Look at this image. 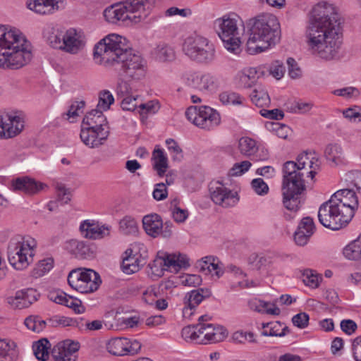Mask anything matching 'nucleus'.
Returning a JSON list of instances; mask_svg holds the SVG:
<instances>
[{"label":"nucleus","instance_id":"obj_1","mask_svg":"<svg viewBox=\"0 0 361 361\" xmlns=\"http://www.w3.org/2000/svg\"><path fill=\"white\" fill-rule=\"evenodd\" d=\"M341 16L336 8L328 3H319L311 13L306 35L310 52L324 60L334 59L342 41Z\"/></svg>","mask_w":361,"mask_h":361},{"label":"nucleus","instance_id":"obj_2","mask_svg":"<svg viewBox=\"0 0 361 361\" xmlns=\"http://www.w3.org/2000/svg\"><path fill=\"white\" fill-rule=\"evenodd\" d=\"M126 38L111 34L101 39L94 47V57L99 63L111 68L129 80H140L146 73V62L141 56L128 49Z\"/></svg>","mask_w":361,"mask_h":361},{"label":"nucleus","instance_id":"obj_3","mask_svg":"<svg viewBox=\"0 0 361 361\" xmlns=\"http://www.w3.org/2000/svg\"><path fill=\"white\" fill-rule=\"evenodd\" d=\"M249 37L246 51L256 54L266 51L281 39V27L278 18L270 13H262L246 21Z\"/></svg>","mask_w":361,"mask_h":361},{"label":"nucleus","instance_id":"obj_4","mask_svg":"<svg viewBox=\"0 0 361 361\" xmlns=\"http://www.w3.org/2000/svg\"><path fill=\"white\" fill-rule=\"evenodd\" d=\"M32 59L28 42L17 30L0 25V68L17 70Z\"/></svg>","mask_w":361,"mask_h":361},{"label":"nucleus","instance_id":"obj_5","mask_svg":"<svg viewBox=\"0 0 361 361\" xmlns=\"http://www.w3.org/2000/svg\"><path fill=\"white\" fill-rule=\"evenodd\" d=\"M293 161H288L283 165L282 195L284 207L296 212L300 207L301 195L305 191L306 185L303 178L305 174L294 168Z\"/></svg>","mask_w":361,"mask_h":361},{"label":"nucleus","instance_id":"obj_6","mask_svg":"<svg viewBox=\"0 0 361 361\" xmlns=\"http://www.w3.org/2000/svg\"><path fill=\"white\" fill-rule=\"evenodd\" d=\"M155 0H128L104 11L108 21L129 20L133 24L144 21L149 15Z\"/></svg>","mask_w":361,"mask_h":361},{"label":"nucleus","instance_id":"obj_7","mask_svg":"<svg viewBox=\"0 0 361 361\" xmlns=\"http://www.w3.org/2000/svg\"><path fill=\"white\" fill-rule=\"evenodd\" d=\"M35 239L25 241L21 235L11 238L8 243L7 257L10 264L17 270L27 268L33 261Z\"/></svg>","mask_w":361,"mask_h":361},{"label":"nucleus","instance_id":"obj_8","mask_svg":"<svg viewBox=\"0 0 361 361\" xmlns=\"http://www.w3.org/2000/svg\"><path fill=\"white\" fill-rule=\"evenodd\" d=\"M183 51L192 61L201 64H210L216 59L214 44L207 38L200 35L186 38L183 44Z\"/></svg>","mask_w":361,"mask_h":361},{"label":"nucleus","instance_id":"obj_9","mask_svg":"<svg viewBox=\"0 0 361 361\" xmlns=\"http://www.w3.org/2000/svg\"><path fill=\"white\" fill-rule=\"evenodd\" d=\"M214 27L226 50L235 55H239L242 49L240 38L238 37L237 20L228 16H224L214 21Z\"/></svg>","mask_w":361,"mask_h":361},{"label":"nucleus","instance_id":"obj_10","mask_svg":"<svg viewBox=\"0 0 361 361\" xmlns=\"http://www.w3.org/2000/svg\"><path fill=\"white\" fill-rule=\"evenodd\" d=\"M101 282L99 275L92 269H74L68 276L70 286L82 293H90L97 290Z\"/></svg>","mask_w":361,"mask_h":361},{"label":"nucleus","instance_id":"obj_11","mask_svg":"<svg viewBox=\"0 0 361 361\" xmlns=\"http://www.w3.org/2000/svg\"><path fill=\"white\" fill-rule=\"evenodd\" d=\"M185 116L194 125L205 130H211L219 126L221 122L219 114L207 106L199 108L191 106L185 111Z\"/></svg>","mask_w":361,"mask_h":361},{"label":"nucleus","instance_id":"obj_12","mask_svg":"<svg viewBox=\"0 0 361 361\" xmlns=\"http://www.w3.org/2000/svg\"><path fill=\"white\" fill-rule=\"evenodd\" d=\"M318 219L323 226L334 231L342 228L350 222L343 218V214L331 199L319 207Z\"/></svg>","mask_w":361,"mask_h":361},{"label":"nucleus","instance_id":"obj_13","mask_svg":"<svg viewBox=\"0 0 361 361\" xmlns=\"http://www.w3.org/2000/svg\"><path fill=\"white\" fill-rule=\"evenodd\" d=\"M330 199L343 214V218L350 221L358 207L355 192L350 189H343L336 192Z\"/></svg>","mask_w":361,"mask_h":361},{"label":"nucleus","instance_id":"obj_14","mask_svg":"<svg viewBox=\"0 0 361 361\" xmlns=\"http://www.w3.org/2000/svg\"><path fill=\"white\" fill-rule=\"evenodd\" d=\"M209 191L212 201L224 207H233L238 201L237 192H233L221 182L212 184Z\"/></svg>","mask_w":361,"mask_h":361},{"label":"nucleus","instance_id":"obj_15","mask_svg":"<svg viewBox=\"0 0 361 361\" xmlns=\"http://www.w3.org/2000/svg\"><path fill=\"white\" fill-rule=\"evenodd\" d=\"M109 134L107 128L92 129L82 125L80 137L85 145L94 148L103 145Z\"/></svg>","mask_w":361,"mask_h":361},{"label":"nucleus","instance_id":"obj_16","mask_svg":"<svg viewBox=\"0 0 361 361\" xmlns=\"http://www.w3.org/2000/svg\"><path fill=\"white\" fill-rule=\"evenodd\" d=\"M63 51L75 54L78 53L85 45V36L81 31L71 28L64 32Z\"/></svg>","mask_w":361,"mask_h":361},{"label":"nucleus","instance_id":"obj_17","mask_svg":"<svg viewBox=\"0 0 361 361\" xmlns=\"http://www.w3.org/2000/svg\"><path fill=\"white\" fill-rule=\"evenodd\" d=\"M317 161V158H310L307 152H304L297 157L296 161H293L294 168L296 171L306 174L313 179L317 174L316 170L319 168V165L316 163Z\"/></svg>","mask_w":361,"mask_h":361},{"label":"nucleus","instance_id":"obj_18","mask_svg":"<svg viewBox=\"0 0 361 361\" xmlns=\"http://www.w3.org/2000/svg\"><path fill=\"white\" fill-rule=\"evenodd\" d=\"M238 147L241 154L247 157H253L255 161L265 160L268 158L267 150L259 151L256 142L250 137H242L239 140Z\"/></svg>","mask_w":361,"mask_h":361},{"label":"nucleus","instance_id":"obj_19","mask_svg":"<svg viewBox=\"0 0 361 361\" xmlns=\"http://www.w3.org/2000/svg\"><path fill=\"white\" fill-rule=\"evenodd\" d=\"M44 187L47 185L28 177L17 178L11 183L13 191H22L27 195L35 194L42 190Z\"/></svg>","mask_w":361,"mask_h":361},{"label":"nucleus","instance_id":"obj_20","mask_svg":"<svg viewBox=\"0 0 361 361\" xmlns=\"http://www.w3.org/2000/svg\"><path fill=\"white\" fill-rule=\"evenodd\" d=\"M80 230L85 238L100 239L109 235L110 227L99 226L87 220L80 224Z\"/></svg>","mask_w":361,"mask_h":361},{"label":"nucleus","instance_id":"obj_21","mask_svg":"<svg viewBox=\"0 0 361 361\" xmlns=\"http://www.w3.org/2000/svg\"><path fill=\"white\" fill-rule=\"evenodd\" d=\"M82 125L92 129L107 128L109 130L106 117L102 111L97 108L85 115L82 120Z\"/></svg>","mask_w":361,"mask_h":361},{"label":"nucleus","instance_id":"obj_22","mask_svg":"<svg viewBox=\"0 0 361 361\" xmlns=\"http://www.w3.org/2000/svg\"><path fill=\"white\" fill-rule=\"evenodd\" d=\"M27 6L30 10L42 15L51 14L59 9L56 0H27Z\"/></svg>","mask_w":361,"mask_h":361},{"label":"nucleus","instance_id":"obj_23","mask_svg":"<svg viewBox=\"0 0 361 361\" xmlns=\"http://www.w3.org/2000/svg\"><path fill=\"white\" fill-rule=\"evenodd\" d=\"M143 228L145 232L154 238L157 237L163 227L161 218L157 214L146 215L142 219Z\"/></svg>","mask_w":361,"mask_h":361},{"label":"nucleus","instance_id":"obj_24","mask_svg":"<svg viewBox=\"0 0 361 361\" xmlns=\"http://www.w3.org/2000/svg\"><path fill=\"white\" fill-rule=\"evenodd\" d=\"M200 290H193L186 293L184 298L185 307L183 309V315L190 318L193 314V310L204 299Z\"/></svg>","mask_w":361,"mask_h":361},{"label":"nucleus","instance_id":"obj_25","mask_svg":"<svg viewBox=\"0 0 361 361\" xmlns=\"http://www.w3.org/2000/svg\"><path fill=\"white\" fill-rule=\"evenodd\" d=\"M9 119L5 123V138H11L18 135L24 128V121L18 115L8 112Z\"/></svg>","mask_w":361,"mask_h":361},{"label":"nucleus","instance_id":"obj_26","mask_svg":"<svg viewBox=\"0 0 361 361\" xmlns=\"http://www.w3.org/2000/svg\"><path fill=\"white\" fill-rule=\"evenodd\" d=\"M152 160L154 169L159 176H163L169 167L168 158L163 149L157 146L152 152Z\"/></svg>","mask_w":361,"mask_h":361},{"label":"nucleus","instance_id":"obj_27","mask_svg":"<svg viewBox=\"0 0 361 361\" xmlns=\"http://www.w3.org/2000/svg\"><path fill=\"white\" fill-rule=\"evenodd\" d=\"M68 248L71 252L80 259H90L93 257L94 252L89 245L84 242L71 240L68 242Z\"/></svg>","mask_w":361,"mask_h":361},{"label":"nucleus","instance_id":"obj_28","mask_svg":"<svg viewBox=\"0 0 361 361\" xmlns=\"http://www.w3.org/2000/svg\"><path fill=\"white\" fill-rule=\"evenodd\" d=\"M124 254L121 264L123 271L127 274L138 271L140 268V259L135 255H133V250L128 249Z\"/></svg>","mask_w":361,"mask_h":361},{"label":"nucleus","instance_id":"obj_29","mask_svg":"<svg viewBox=\"0 0 361 361\" xmlns=\"http://www.w3.org/2000/svg\"><path fill=\"white\" fill-rule=\"evenodd\" d=\"M127 338H114L107 342L106 350L113 355L123 356L127 355Z\"/></svg>","mask_w":361,"mask_h":361},{"label":"nucleus","instance_id":"obj_30","mask_svg":"<svg viewBox=\"0 0 361 361\" xmlns=\"http://www.w3.org/2000/svg\"><path fill=\"white\" fill-rule=\"evenodd\" d=\"M218 88L216 79L209 73L200 72L198 92L212 93Z\"/></svg>","mask_w":361,"mask_h":361},{"label":"nucleus","instance_id":"obj_31","mask_svg":"<svg viewBox=\"0 0 361 361\" xmlns=\"http://www.w3.org/2000/svg\"><path fill=\"white\" fill-rule=\"evenodd\" d=\"M200 72L197 71H188L182 75L181 80L184 87H179L178 92H180L185 88L188 90L197 91L199 87Z\"/></svg>","mask_w":361,"mask_h":361},{"label":"nucleus","instance_id":"obj_32","mask_svg":"<svg viewBox=\"0 0 361 361\" xmlns=\"http://www.w3.org/2000/svg\"><path fill=\"white\" fill-rule=\"evenodd\" d=\"M166 262L168 263V267L173 268L175 271H178L180 269L187 268L190 266L187 256L180 253H167Z\"/></svg>","mask_w":361,"mask_h":361},{"label":"nucleus","instance_id":"obj_33","mask_svg":"<svg viewBox=\"0 0 361 361\" xmlns=\"http://www.w3.org/2000/svg\"><path fill=\"white\" fill-rule=\"evenodd\" d=\"M344 256L350 260H361V235L343 249Z\"/></svg>","mask_w":361,"mask_h":361},{"label":"nucleus","instance_id":"obj_34","mask_svg":"<svg viewBox=\"0 0 361 361\" xmlns=\"http://www.w3.org/2000/svg\"><path fill=\"white\" fill-rule=\"evenodd\" d=\"M50 347L49 341L47 338H42L33 344V351L36 358L39 360L46 361L49 358L48 349Z\"/></svg>","mask_w":361,"mask_h":361},{"label":"nucleus","instance_id":"obj_35","mask_svg":"<svg viewBox=\"0 0 361 361\" xmlns=\"http://www.w3.org/2000/svg\"><path fill=\"white\" fill-rule=\"evenodd\" d=\"M301 278L305 286L312 288H317L322 279L315 271L309 269L302 271Z\"/></svg>","mask_w":361,"mask_h":361},{"label":"nucleus","instance_id":"obj_36","mask_svg":"<svg viewBox=\"0 0 361 361\" xmlns=\"http://www.w3.org/2000/svg\"><path fill=\"white\" fill-rule=\"evenodd\" d=\"M252 102L257 106L262 107L270 103V98L268 92L263 87L255 89L250 94Z\"/></svg>","mask_w":361,"mask_h":361},{"label":"nucleus","instance_id":"obj_37","mask_svg":"<svg viewBox=\"0 0 361 361\" xmlns=\"http://www.w3.org/2000/svg\"><path fill=\"white\" fill-rule=\"evenodd\" d=\"M324 154L328 160L337 165L341 162L343 155L342 148L338 144H330L326 146Z\"/></svg>","mask_w":361,"mask_h":361},{"label":"nucleus","instance_id":"obj_38","mask_svg":"<svg viewBox=\"0 0 361 361\" xmlns=\"http://www.w3.org/2000/svg\"><path fill=\"white\" fill-rule=\"evenodd\" d=\"M119 228L125 235L135 234L138 231L137 221L130 216H126L120 221Z\"/></svg>","mask_w":361,"mask_h":361},{"label":"nucleus","instance_id":"obj_39","mask_svg":"<svg viewBox=\"0 0 361 361\" xmlns=\"http://www.w3.org/2000/svg\"><path fill=\"white\" fill-rule=\"evenodd\" d=\"M47 325H49L51 327H57V326H77L78 323L76 320H74L71 318L56 315L51 318H49L47 321Z\"/></svg>","mask_w":361,"mask_h":361},{"label":"nucleus","instance_id":"obj_40","mask_svg":"<svg viewBox=\"0 0 361 361\" xmlns=\"http://www.w3.org/2000/svg\"><path fill=\"white\" fill-rule=\"evenodd\" d=\"M63 35L64 32L59 30H53L49 32V35L47 37V41L51 47L63 51Z\"/></svg>","mask_w":361,"mask_h":361},{"label":"nucleus","instance_id":"obj_41","mask_svg":"<svg viewBox=\"0 0 361 361\" xmlns=\"http://www.w3.org/2000/svg\"><path fill=\"white\" fill-rule=\"evenodd\" d=\"M24 324L27 329L39 333L47 326V321L41 319L38 316H30L25 319Z\"/></svg>","mask_w":361,"mask_h":361},{"label":"nucleus","instance_id":"obj_42","mask_svg":"<svg viewBox=\"0 0 361 361\" xmlns=\"http://www.w3.org/2000/svg\"><path fill=\"white\" fill-rule=\"evenodd\" d=\"M114 102V97L109 90H102L99 94V102L97 108L101 111H106Z\"/></svg>","mask_w":361,"mask_h":361},{"label":"nucleus","instance_id":"obj_43","mask_svg":"<svg viewBox=\"0 0 361 361\" xmlns=\"http://www.w3.org/2000/svg\"><path fill=\"white\" fill-rule=\"evenodd\" d=\"M166 254L167 253H163V255H159L152 263L149 264L152 271L157 275L163 274L164 271L169 269L166 262Z\"/></svg>","mask_w":361,"mask_h":361},{"label":"nucleus","instance_id":"obj_44","mask_svg":"<svg viewBox=\"0 0 361 361\" xmlns=\"http://www.w3.org/2000/svg\"><path fill=\"white\" fill-rule=\"evenodd\" d=\"M156 57L161 61H171L174 59L173 49L168 45H159L155 49Z\"/></svg>","mask_w":361,"mask_h":361},{"label":"nucleus","instance_id":"obj_45","mask_svg":"<svg viewBox=\"0 0 361 361\" xmlns=\"http://www.w3.org/2000/svg\"><path fill=\"white\" fill-rule=\"evenodd\" d=\"M54 267V259L48 257L40 260L36 264L34 269V274L36 277H40L49 272Z\"/></svg>","mask_w":361,"mask_h":361},{"label":"nucleus","instance_id":"obj_46","mask_svg":"<svg viewBox=\"0 0 361 361\" xmlns=\"http://www.w3.org/2000/svg\"><path fill=\"white\" fill-rule=\"evenodd\" d=\"M219 99L224 104H241L244 98L235 92H224L219 94Z\"/></svg>","mask_w":361,"mask_h":361},{"label":"nucleus","instance_id":"obj_47","mask_svg":"<svg viewBox=\"0 0 361 361\" xmlns=\"http://www.w3.org/2000/svg\"><path fill=\"white\" fill-rule=\"evenodd\" d=\"M166 145L168 149L172 154V159L174 161H180L183 158V151L178 144L173 139H167Z\"/></svg>","mask_w":361,"mask_h":361},{"label":"nucleus","instance_id":"obj_48","mask_svg":"<svg viewBox=\"0 0 361 361\" xmlns=\"http://www.w3.org/2000/svg\"><path fill=\"white\" fill-rule=\"evenodd\" d=\"M51 356L55 361H74L66 353L65 347L61 343L55 345L51 350Z\"/></svg>","mask_w":361,"mask_h":361},{"label":"nucleus","instance_id":"obj_49","mask_svg":"<svg viewBox=\"0 0 361 361\" xmlns=\"http://www.w3.org/2000/svg\"><path fill=\"white\" fill-rule=\"evenodd\" d=\"M178 201L177 199H174L171 201V204L174 208L172 211V216L175 221L177 223H183L188 216V212L187 209H180L177 206Z\"/></svg>","mask_w":361,"mask_h":361},{"label":"nucleus","instance_id":"obj_50","mask_svg":"<svg viewBox=\"0 0 361 361\" xmlns=\"http://www.w3.org/2000/svg\"><path fill=\"white\" fill-rule=\"evenodd\" d=\"M56 189L57 190V201L61 202V204H68L71 200V192L62 183H56Z\"/></svg>","mask_w":361,"mask_h":361},{"label":"nucleus","instance_id":"obj_51","mask_svg":"<svg viewBox=\"0 0 361 361\" xmlns=\"http://www.w3.org/2000/svg\"><path fill=\"white\" fill-rule=\"evenodd\" d=\"M24 290H18L14 296H9L6 298L7 302L13 308L23 309L26 308L24 305Z\"/></svg>","mask_w":361,"mask_h":361},{"label":"nucleus","instance_id":"obj_52","mask_svg":"<svg viewBox=\"0 0 361 361\" xmlns=\"http://www.w3.org/2000/svg\"><path fill=\"white\" fill-rule=\"evenodd\" d=\"M199 325L200 324L189 325L184 327L181 331L183 338L187 341L188 340L191 341H197L199 338V335L197 334L196 329L199 327Z\"/></svg>","mask_w":361,"mask_h":361},{"label":"nucleus","instance_id":"obj_53","mask_svg":"<svg viewBox=\"0 0 361 361\" xmlns=\"http://www.w3.org/2000/svg\"><path fill=\"white\" fill-rule=\"evenodd\" d=\"M252 164L249 161H243L240 163H235L230 170L231 176H240L247 171Z\"/></svg>","mask_w":361,"mask_h":361},{"label":"nucleus","instance_id":"obj_54","mask_svg":"<svg viewBox=\"0 0 361 361\" xmlns=\"http://www.w3.org/2000/svg\"><path fill=\"white\" fill-rule=\"evenodd\" d=\"M63 305L73 309L75 313L80 314L85 312L81 300L68 295Z\"/></svg>","mask_w":361,"mask_h":361},{"label":"nucleus","instance_id":"obj_55","mask_svg":"<svg viewBox=\"0 0 361 361\" xmlns=\"http://www.w3.org/2000/svg\"><path fill=\"white\" fill-rule=\"evenodd\" d=\"M233 341L238 343H245L246 341L254 343V334L252 332L238 331L233 334Z\"/></svg>","mask_w":361,"mask_h":361},{"label":"nucleus","instance_id":"obj_56","mask_svg":"<svg viewBox=\"0 0 361 361\" xmlns=\"http://www.w3.org/2000/svg\"><path fill=\"white\" fill-rule=\"evenodd\" d=\"M251 185L257 195H264L269 192L267 184L260 178L253 179L251 182Z\"/></svg>","mask_w":361,"mask_h":361},{"label":"nucleus","instance_id":"obj_57","mask_svg":"<svg viewBox=\"0 0 361 361\" xmlns=\"http://www.w3.org/2000/svg\"><path fill=\"white\" fill-rule=\"evenodd\" d=\"M286 71V68L282 62L276 61L274 62L269 68L270 74L276 79H281Z\"/></svg>","mask_w":361,"mask_h":361},{"label":"nucleus","instance_id":"obj_58","mask_svg":"<svg viewBox=\"0 0 361 361\" xmlns=\"http://www.w3.org/2000/svg\"><path fill=\"white\" fill-rule=\"evenodd\" d=\"M298 229L305 231V233L313 234L315 230V226L313 219L306 216L300 221Z\"/></svg>","mask_w":361,"mask_h":361},{"label":"nucleus","instance_id":"obj_59","mask_svg":"<svg viewBox=\"0 0 361 361\" xmlns=\"http://www.w3.org/2000/svg\"><path fill=\"white\" fill-rule=\"evenodd\" d=\"M287 64L288 67V74L291 78L295 79L301 76L302 71L294 59L288 58L287 59Z\"/></svg>","mask_w":361,"mask_h":361},{"label":"nucleus","instance_id":"obj_60","mask_svg":"<svg viewBox=\"0 0 361 361\" xmlns=\"http://www.w3.org/2000/svg\"><path fill=\"white\" fill-rule=\"evenodd\" d=\"M309 315L305 312H300L292 318L293 324L300 329H304L307 326L309 323Z\"/></svg>","mask_w":361,"mask_h":361},{"label":"nucleus","instance_id":"obj_61","mask_svg":"<svg viewBox=\"0 0 361 361\" xmlns=\"http://www.w3.org/2000/svg\"><path fill=\"white\" fill-rule=\"evenodd\" d=\"M269 124L271 125L272 130L276 131L278 137L283 139L287 138L290 131L288 126L284 124L274 122L270 123Z\"/></svg>","mask_w":361,"mask_h":361},{"label":"nucleus","instance_id":"obj_62","mask_svg":"<svg viewBox=\"0 0 361 361\" xmlns=\"http://www.w3.org/2000/svg\"><path fill=\"white\" fill-rule=\"evenodd\" d=\"M139 104L137 102V97L127 96L123 99L121 106L126 111H134L138 108Z\"/></svg>","mask_w":361,"mask_h":361},{"label":"nucleus","instance_id":"obj_63","mask_svg":"<svg viewBox=\"0 0 361 361\" xmlns=\"http://www.w3.org/2000/svg\"><path fill=\"white\" fill-rule=\"evenodd\" d=\"M261 115L264 117L272 120H281L284 117L283 111L279 109L271 110L262 109L260 111Z\"/></svg>","mask_w":361,"mask_h":361},{"label":"nucleus","instance_id":"obj_64","mask_svg":"<svg viewBox=\"0 0 361 361\" xmlns=\"http://www.w3.org/2000/svg\"><path fill=\"white\" fill-rule=\"evenodd\" d=\"M352 353L355 361H361V336L353 341Z\"/></svg>","mask_w":361,"mask_h":361}]
</instances>
